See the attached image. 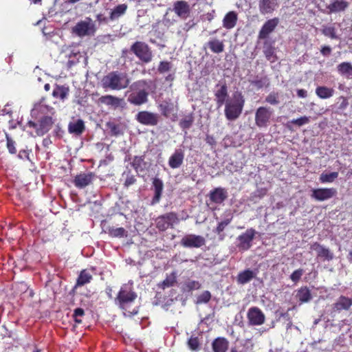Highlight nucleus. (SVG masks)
Segmentation results:
<instances>
[{"instance_id": "obj_13", "label": "nucleus", "mask_w": 352, "mask_h": 352, "mask_svg": "<svg viewBox=\"0 0 352 352\" xmlns=\"http://www.w3.org/2000/svg\"><path fill=\"white\" fill-rule=\"evenodd\" d=\"M337 194V190L334 188H316L312 190L311 198L322 201L332 198Z\"/></svg>"}, {"instance_id": "obj_60", "label": "nucleus", "mask_w": 352, "mask_h": 352, "mask_svg": "<svg viewBox=\"0 0 352 352\" xmlns=\"http://www.w3.org/2000/svg\"><path fill=\"white\" fill-rule=\"evenodd\" d=\"M207 144H208L210 146L215 145L216 140L214 138L212 135H207L205 139Z\"/></svg>"}, {"instance_id": "obj_30", "label": "nucleus", "mask_w": 352, "mask_h": 352, "mask_svg": "<svg viewBox=\"0 0 352 352\" xmlns=\"http://www.w3.org/2000/svg\"><path fill=\"white\" fill-rule=\"evenodd\" d=\"M236 21L237 14L233 11L229 12L226 14L223 20V27L226 29H232L235 26Z\"/></svg>"}, {"instance_id": "obj_23", "label": "nucleus", "mask_w": 352, "mask_h": 352, "mask_svg": "<svg viewBox=\"0 0 352 352\" xmlns=\"http://www.w3.org/2000/svg\"><path fill=\"white\" fill-rule=\"evenodd\" d=\"M278 6L277 0H260L258 7L262 14L273 12Z\"/></svg>"}, {"instance_id": "obj_55", "label": "nucleus", "mask_w": 352, "mask_h": 352, "mask_svg": "<svg viewBox=\"0 0 352 352\" xmlns=\"http://www.w3.org/2000/svg\"><path fill=\"white\" fill-rule=\"evenodd\" d=\"M309 122V118L307 116H302L297 119L291 120V123L296 124L298 126H302Z\"/></svg>"}, {"instance_id": "obj_24", "label": "nucleus", "mask_w": 352, "mask_h": 352, "mask_svg": "<svg viewBox=\"0 0 352 352\" xmlns=\"http://www.w3.org/2000/svg\"><path fill=\"white\" fill-rule=\"evenodd\" d=\"M352 305L351 299L341 296L336 303L333 305V312L348 310Z\"/></svg>"}, {"instance_id": "obj_52", "label": "nucleus", "mask_w": 352, "mask_h": 352, "mask_svg": "<svg viewBox=\"0 0 352 352\" xmlns=\"http://www.w3.org/2000/svg\"><path fill=\"white\" fill-rule=\"evenodd\" d=\"M267 77L256 78L251 81V85L256 87L257 89H261L267 85Z\"/></svg>"}, {"instance_id": "obj_63", "label": "nucleus", "mask_w": 352, "mask_h": 352, "mask_svg": "<svg viewBox=\"0 0 352 352\" xmlns=\"http://www.w3.org/2000/svg\"><path fill=\"white\" fill-rule=\"evenodd\" d=\"M201 244V243H183L184 246H185V247H195V248L200 247Z\"/></svg>"}, {"instance_id": "obj_51", "label": "nucleus", "mask_w": 352, "mask_h": 352, "mask_svg": "<svg viewBox=\"0 0 352 352\" xmlns=\"http://www.w3.org/2000/svg\"><path fill=\"white\" fill-rule=\"evenodd\" d=\"M171 69V63L168 61H161L158 65L157 71L160 74H164Z\"/></svg>"}, {"instance_id": "obj_21", "label": "nucleus", "mask_w": 352, "mask_h": 352, "mask_svg": "<svg viewBox=\"0 0 352 352\" xmlns=\"http://www.w3.org/2000/svg\"><path fill=\"white\" fill-rule=\"evenodd\" d=\"M69 88L66 85H60L56 84L52 91V96L58 99L59 100L64 102L69 96Z\"/></svg>"}, {"instance_id": "obj_1", "label": "nucleus", "mask_w": 352, "mask_h": 352, "mask_svg": "<svg viewBox=\"0 0 352 352\" xmlns=\"http://www.w3.org/2000/svg\"><path fill=\"white\" fill-rule=\"evenodd\" d=\"M54 109L41 102L36 104L31 111V116L36 122L30 120L27 126L35 130L36 135L43 136L52 129L54 124Z\"/></svg>"}, {"instance_id": "obj_27", "label": "nucleus", "mask_w": 352, "mask_h": 352, "mask_svg": "<svg viewBox=\"0 0 352 352\" xmlns=\"http://www.w3.org/2000/svg\"><path fill=\"white\" fill-rule=\"evenodd\" d=\"M206 47H208L212 52L215 54H220L224 51L223 42L217 38L210 40L206 43Z\"/></svg>"}, {"instance_id": "obj_22", "label": "nucleus", "mask_w": 352, "mask_h": 352, "mask_svg": "<svg viewBox=\"0 0 352 352\" xmlns=\"http://www.w3.org/2000/svg\"><path fill=\"white\" fill-rule=\"evenodd\" d=\"M209 197L211 201L215 204H221L228 197L227 191L221 187L215 188L210 191Z\"/></svg>"}, {"instance_id": "obj_33", "label": "nucleus", "mask_w": 352, "mask_h": 352, "mask_svg": "<svg viewBox=\"0 0 352 352\" xmlns=\"http://www.w3.org/2000/svg\"><path fill=\"white\" fill-rule=\"evenodd\" d=\"M255 274L250 270H246L239 274L237 281L239 283L244 285L249 283L254 277Z\"/></svg>"}, {"instance_id": "obj_42", "label": "nucleus", "mask_w": 352, "mask_h": 352, "mask_svg": "<svg viewBox=\"0 0 352 352\" xmlns=\"http://www.w3.org/2000/svg\"><path fill=\"white\" fill-rule=\"evenodd\" d=\"M322 34L331 39L338 38L336 34V29L333 26H324L321 30Z\"/></svg>"}, {"instance_id": "obj_15", "label": "nucleus", "mask_w": 352, "mask_h": 352, "mask_svg": "<svg viewBox=\"0 0 352 352\" xmlns=\"http://www.w3.org/2000/svg\"><path fill=\"white\" fill-rule=\"evenodd\" d=\"M174 12L182 19H186L190 12V6L184 0L177 1L173 4Z\"/></svg>"}, {"instance_id": "obj_49", "label": "nucleus", "mask_w": 352, "mask_h": 352, "mask_svg": "<svg viewBox=\"0 0 352 352\" xmlns=\"http://www.w3.org/2000/svg\"><path fill=\"white\" fill-rule=\"evenodd\" d=\"M211 298V294L210 292L205 291L203 293H201L200 295L198 296L197 299V304H201V303H207Z\"/></svg>"}, {"instance_id": "obj_25", "label": "nucleus", "mask_w": 352, "mask_h": 352, "mask_svg": "<svg viewBox=\"0 0 352 352\" xmlns=\"http://www.w3.org/2000/svg\"><path fill=\"white\" fill-rule=\"evenodd\" d=\"M98 101L101 104L116 108L121 104L122 99L111 95H106L101 96Z\"/></svg>"}, {"instance_id": "obj_2", "label": "nucleus", "mask_w": 352, "mask_h": 352, "mask_svg": "<svg viewBox=\"0 0 352 352\" xmlns=\"http://www.w3.org/2000/svg\"><path fill=\"white\" fill-rule=\"evenodd\" d=\"M130 78L126 73L113 71L104 76L101 80L102 87L107 90L120 91L129 87Z\"/></svg>"}, {"instance_id": "obj_61", "label": "nucleus", "mask_w": 352, "mask_h": 352, "mask_svg": "<svg viewBox=\"0 0 352 352\" xmlns=\"http://www.w3.org/2000/svg\"><path fill=\"white\" fill-rule=\"evenodd\" d=\"M84 310L81 308H77L74 310L73 317L74 318H77L78 317H81L84 315Z\"/></svg>"}, {"instance_id": "obj_26", "label": "nucleus", "mask_w": 352, "mask_h": 352, "mask_svg": "<svg viewBox=\"0 0 352 352\" xmlns=\"http://www.w3.org/2000/svg\"><path fill=\"white\" fill-rule=\"evenodd\" d=\"M85 130V123L81 119H78L75 122H71L68 125V131L70 133L79 135H81Z\"/></svg>"}, {"instance_id": "obj_43", "label": "nucleus", "mask_w": 352, "mask_h": 352, "mask_svg": "<svg viewBox=\"0 0 352 352\" xmlns=\"http://www.w3.org/2000/svg\"><path fill=\"white\" fill-rule=\"evenodd\" d=\"M265 101L271 105H277L280 103L279 94L278 92H270L265 99Z\"/></svg>"}, {"instance_id": "obj_12", "label": "nucleus", "mask_w": 352, "mask_h": 352, "mask_svg": "<svg viewBox=\"0 0 352 352\" xmlns=\"http://www.w3.org/2000/svg\"><path fill=\"white\" fill-rule=\"evenodd\" d=\"M247 317L251 325H261L265 319L263 311L256 307H252L248 309Z\"/></svg>"}, {"instance_id": "obj_59", "label": "nucleus", "mask_w": 352, "mask_h": 352, "mask_svg": "<svg viewBox=\"0 0 352 352\" xmlns=\"http://www.w3.org/2000/svg\"><path fill=\"white\" fill-rule=\"evenodd\" d=\"M331 51H332L331 47L329 45L322 46V47L320 49V53L324 56H329L331 54Z\"/></svg>"}, {"instance_id": "obj_3", "label": "nucleus", "mask_w": 352, "mask_h": 352, "mask_svg": "<svg viewBox=\"0 0 352 352\" xmlns=\"http://www.w3.org/2000/svg\"><path fill=\"white\" fill-rule=\"evenodd\" d=\"M245 98L240 91H236L232 97L227 99L225 104L224 114L229 121L237 120L241 115L245 105Z\"/></svg>"}, {"instance_id": "obj_56", "label": "nucleus", "mask_w": 352, "mask_h": 352, "mask_svg": "<svg viewBox=\"0 0 352 352\" xmlns=\"http://www.w3.org/2000/svg\"><path fill=\"white\" fill-rule=\"evenodd\" d=\"M204 239L199 236H195V235H188L185 237H184L182 239L181 242H203Z\"/></svg>"}, {"instance_id": "obj_53", "label": "nucleus", "mask_w": 352, "mask_h": 352, "mask_svg": "<svg viewBox=\"0 0 352 352\" xmlns=\"http://www.w3.org/2000/svg\"><path fill=\"white\" fill-rule=\"evenodd\" d=\"M107 128L111 131V133L113 135H118L120 134V126L112 122H109L107 123Z\"/></svg>"}, {"instance_id": "obj_35", "label": "nucleus", "mask_w": 352, "mask_h": 352, "mask_svg": "<svg viewBox=\"0 0 352 352\" xmlns=\"http://www.w3.org/2000/svg\"><path fill=\"white\" fill-rule=\"evenodd\" d=\"M91 279H92V276L89 272H87L85 270L81 271V272L77 279V282H76V284L74 288H76L77 287H79V286H82V285L89 283Z\"/></svg>"}, {"instance_id": "obj_40", "label": "nucleus", "mask_w": 352, "mask_h": 352, "mask_svg": "<svg viewBox=\"0 0 352 352\" xmlns=\"http://www.w3.org/2000/svg\"><path fill=\"white\" fill-rule=\"evenodd\" d=\"M338 177V172H331L329 173H322L319 177L321 183H332Z\"/></svg>"}, {"instance_id": "obj_57", "label": "nucleus", "mask_w": 352, "mask_h": 352, "mask_svg": "<svg viewBox=\"0 0 352 352\" xmlns=\"http://www.w3.org/2000/svg\"><path fill=\"white\" fill-rule=\"evenodd\" d=\"M303 272L304 271L302 269L295 270L290 276L291 280L294 283L298 282L300 279Z\"/></svg>"}, {"instance_id": "obj_28", "label": "nucleus", "mask_w": 352, "mask_h": 352, "mask_svg": "<svg viewBox=\"0 0 352 352\" xmlns=\"http://www.w3.org/2000/svg\"><path fill=\"white\" fill-rule=\"evenodd\" d=\"M158 108L162 116L168 118L174 111V104L169 100H163L159 105Z\"/></svg>"}, {"instance_id": "obj_29", "label": "nucleus", "mask_w": 352, "mask_h": 352, "mask_svg": "<svg viewBox=\"0 0 352 352\" xmlns=\"http://www.w3.org/2000/svg\"><path fill=\"white\" fill-rule=\"evenodd\" d=\"M335 90L326 86H318L316 88V94L320 99H327L332 97Z\"/></svg>"}, {"instance_id": "obj_4", "label": "nucleus", "mask_w": 352, "mask_h": 352, "mask_svg": "<svg viewBox=\"0 0 352 352\" xmlns=\"http://www.w3.org/2000/svg\"><path fill=\"white\" fill-rule=\"evenodd\" d=\"M137 298V294L133 291L131 285H123L116 298V303L119 305L120 308L123 309L124 314L127 316L135 315L138 313V310L134 307L131 310H128L131 304Z\"/></svg>"}, {"instance_id": "obj_50", "label": "nucleus", "mask_w": 352, "mask_h": 352, "mask_svg": "<svg viewBox=\"0 0 352 352\" xmlns=\"http://www.w3.org/2000/svg\"><path fill=\"white\" fill-rule=\"evenodd\" d=\"M337 103L338 104V109L339 110H344L349 106L348 98L344 96H340L337 98Z\"/></svg>"}, {"instance_id": "obj_5", "label": "nucleus", "mask_w": 352, "mask_h": 352, "mask_svg": "<svg viewBox=\"0 0 352 352\" xmlns=\"http://www.w3.org/2000/svg\"><path fill=\"white\" fill-rule=\"evenodd\" d=\"M147 87L148 83L145 80L134 82L129 87L131 94L127 98L128 102L135 106H140L146 103L148 100Z\"/></svg>"}, {"instance_id": "obj_38", "label": "nucleus", "mask_w": 352, "mask_h": 352, "mask_svg": "<svg viewBox=\"0 0 352 352\" xmlns=\"http://www.w3.org/2000/svg\"><path fill=\"white\" fill-rule=\"evenodd\" d=\"M126 4H119L118 6H116L115 8L110 13V19L114 20L115 19L120 17L121 15L124 14L126 12Z\"/></svg>"}, {"instance_id": "obj_7", "label": "nucleus", "mask_w": 352, "mask_h": 352, "mask_svg": "<svg viewBox=\"0 0 352 352\" xmlns=\"http://www.w3.org/2000/svg\"><path fill=\"white\" fill-rule=\"evenodd\" d=\"M96 31V25L89 17H87L84 21L78 22L72 28V32L80 37L94 35Z\"/></svg>"}, {"instance_id": "obj_20", "label": "nucleus", "mask_w": 352, "mask_h": 352, "mask_svg": "<svg viewBox=\"0 0 352 352\" xmlns=\"http://www.w3.org/2000/svg\"><path fill=\"white\" fill-rule=\"evenodd\" d=\"M184 153L182 149H176L168 159V165L171 168H177L183 164Z\"/></svg>"}, {"instance_id": "obj_64", "label": "nucleus", "mask_w": 352, "mask_h": 352, "mask_svg": "<svg viewBox=\"0 0 352 352\" xmlns=\"http://www.w3.org/2000/svg\"><path fill=\"white\" fill-rule=\"evenodd\" d=\"M97 20L101 23V22H107V19L106 17L103 16L102 14H98L97 16Z\"/></svg>"}, {"instance_id": "obj_31", "label": "nucleus", "mask_w": 352, "mask_h": 352, "mask_svg": "<svg viewBox=\"0 0 352 352\" xmlns=\"http://www.w3.org/2000/svg\"><path fill=\"white\" fill-rule=\"evenodd\" d=\"M296 297L302 303L308 302L312 298L310 290L306 287L298 290Z\"/></svg>"}, {"instance_id": "obj_9", "label": "nucleus", "mask_w": 352, "mask_h": 352, "mask_svg": "<svg viewBox=\"0 0 352 352\" xmlns=\"http://www.w3.org/2000/svg\"><path fill=\"white\" fill-rule=\"evenodd\" d=\"M179 219L177 213L170 212L158 217L156 220V227L162 231L173 227L174 224L178 223Z\"/></svg>"}, {"instance_id": "obj_39", "label": "nucleus", "mask_w": 352, "mask_h": 352, "mask_svg": "<svg viewBox=\"0 0 352 352\" xmlns=\"http://www.w3.org/2000/svg\"><path fill=\"white\" fill-rule=\"evenodd\" d=\"M256 233V232L254 229H248L244 233L238 237V239L239 242H251L253 240Z\"/></svg>"}, {"instance_id": "obj_19", "label": "nucleus", "mask_w": 352, "mask_h": 352, "mask_svg": "<svg viewBox=\"0 0 352 352\" xmlns=\"http://www.w3.org/2000/svg\"><path fill=\"white\" fill-rule=\"evenodd\" d=\"M349 6V3L345 0H333L327 6L329 13L344 12Z\"/></svg>"}, {"instance_id": "obj_37", "label": "nucleus", "mask_w": 352, "mask_h": 352, "mask_svg": "<svg viewBox=\"0 0 352 352\" xmlns=\"http://www.w3.org/2000/svg\"><path fill=\"white\" fill-rule=\"evenodd\" d=\"M194 120L193 113H191L182 118L179 122V125L184 130L189 129L192 126Z\"/></svg>"}, {"instance_id": "obj_14", "label": "nucleus", "mask_w": 352, "mask_h": 352, "mask_svg": "<svg viewBox=\"0 0 352 352\" xmlns=\"http://www.w3.org/2000/svg\"><path fill=\"white\" fill-rule=\"evenodd\" d=\"M95 175L93 173H80L77 175L74 179V184L78 188H84L91 184Z\"/></svg>"}, {"instance_id": "obj_36", "label": "nucleus", "mask_w": 352, "mask_h": 352, "mask_svg": "<svg viewBox=\"0 0 352 352\" xmlns=\"http://www.w3.org/2000/svg\"><path fill=\"white\" fill-rule=\"evenodd\" d=\"M340 74L349 77L352 76V65L348 62H343L337 66Z\"/></svg>"}, {"instance_id": "obj_32", "label": "nucleus", "mask_w": 352, "mask_h": 352, "mask_svg": "<svg viewBox=\"0 0 352 352\" xmlns=\"http://www.w3.org/2000/svg\"><path fill=\"white\" fill-rule=\"evenodd\" d=\"M228 347V342L224 338H217L212 343L214 352H226Z\"/></svg>"}, {"instance_id": "obj_47", "label": "nucleus", "mask_w": 352, "mask_h": 352, "mask_svg": "<svg viewBox=\"0 0 352 352\" xmlns=\"http://www.w3.org/2000/svg\"><path fill=\"white\" fill-rule=\"evenodd\" d=\"M176 282V277L174 274H170L160 284L162 289L171 287Z\"/></svg>"}, {"instance_id": "obj_46", "label": "nucleus", "mask_w": 352, "mask_h": 352, "mask_svg": "<svg viewBox=\"0 0 352 352\" xmlns=\"http://www.w3.org/2000/svg\"><path fill=\"white\" fill-rule=\"evenodd\" d=\"M317 250L319 256L322 257L327 260H331L333 258V253L331 252L328 249L318 245Z\"/></svg>"}, {"instance_id": "obj_58", "label": "nucleus", "mask_w": 352, "mask_h": 352, "mask_svg": "<svg viewBox=\"0 0 352 352\" xmlns=\"http://www.w3.org/2000/svg\"><path fill=\"white\" fill-rule=\"evenodd\" d=\"M231 219H226L220 223H219L217 227V232L218 234H220L223 231L225 228L230 223Z\"/></svg>"}, {"instance_id": "obj_34", "label": "nucleus", "mask_w": 352, "mask_h": 352, "mask_svg": "<svg viewBox=\"0 0 352 352\" xmlns=\"http://www.w3.org/2000/svg\"><path fill=\"white\" fill-rule=\"evenodd\" d=\"M131 166L136 173L143 171L146 166L144 156H135L131 162Z\"/></svg>"}, {"instance_id": "obj_11", "label": "nucleus", "mask_w": 352, "mask_h": 352, "mask_svg": "<svg viewBox=\"0 0 352 352\" xmlns=\"http://www.w3.org/2000/svg\"><path fill=\"white\" fill-rule=\"evenodd\" d=\"M279 20L278 18H273L267 20L261 27L258 35V39L267 40L269 35L274 31L278 26Z\"/></svg>"}, {"instance_id": "obj_16", "label": "nucleus", "mask_w": 352, "mask_h": 352, "mask_svg": "<svg viewBox=\"0 0 352 352\" xmlns=\"http://www.w3.org/2000/svg\"><path fill=\"white\" fill-rule=\"evenodd\" d=\"M263 52L265 56V58L271 63H274L278 60L275 47L274 46L273 43L269 40L264 41Z\"/></svg>"}, {"instance_id": "obj_48", "label": "nucleus", "mask_w": 352, "mask_h": 352, "mask_svg": "<svg viewBox=\"0 0 352 352\" xmlns=\"http://www.w3.org/2000/svg\"><path fill=\"white\" fill-rule=\"evenodd\" d=\"M137 179L135 176L132 175L131 171L129 170L126 173V178L124 182V186L125 188H129L131 185H133L136 182Z\"/></svg>"}, {"instance_id": "obj_18", "label": "nucleus", "mask_w": 352, "mask_h": 352, "mask_svg": "<svg viewBox=\"0 0 352 352\" xmlns=\"http://www.w3.org/2000/svg\"><path fill=\"white\" fill-rule=\"evenodd\" d=\"M154 196L151 200V205H155L160 202L164 189V184L160 178H154L153 180Z\"/></svg>"}, {"instance_id": "obj_8", "label": "nucleus", "mask_w": 352, "mask_h": 352, "mask_svg": "<svg viewBox=\"0 0 352 352\" xmlns=\"http://www.w3.org/2000/svg\"><path fill=\"white\" fill-rule=\"evenodd\" d=\"M273 116V109L269 107H259L255 112V124L258 128H266L269 126L272 117Z\"/></svg>"}, {"instance_id": "obj_44", "label": "nucleus", "mask_w": 352, "mask_h": 352, "mask_svg": "<svg viewBox=\"0 0 352 352\" xmlns=\"http://www.w3.org/2000/svg\"><path fill=\"white\" fill-rule=\"evenodd\" d=\"M188 348L192 351H198L200 349V344L197 337L191 336L187 342Z\"/></svg>"}, {"instance_id": "obj_17", "label": "nucleus", "mask_w": 352, "mask_h": 352, "mask_svg": "<svg viewBox=\"0 0 352 352\" xmlns=\"http://www.w3.org/2000/svg\"><path fill=\"white\" fill-rule=\"evenodd\" d=\"M215 101L218 107L224 104L228 98V87L226 82L222 84L219 89L214 92Z\"/></svg>"}, {"instance_id": "obj_41", "label": "nucleus", "mask_w": 352, "mask_h": 352, "mask_svg": "<svg viewBox=\"0 0 352 352\" xmlns=\"http://www.w3.org/2000/svg\"><path fill=\"white\" fill-rule=\"evenodd\" d=\"M108 233L112 237H123L127 236V231L124 228L110 227Z\"/></svg>"}, {"instance_id": "obj_54", "label": "nucleus", "mask_w": 352, "mask_h": 352, "mask_svg": "<svg viewBox=\"0 0 352 352\" xmlns=\"http://www.w3.org/2000/svg\"><path fill=\"white\" fill-rule=\"evenodd\" d=\"M6 140H7V148L9 151V153L11 154H15L16 153V149L15 147L14 141L6 134Z\"/></svg>"}, {"instance_id": "obj_62", "label": "nucleus", "mask_w": 352, "mask_h": 352, "mask_svg": "<svg viewBox=\"0 0 352 352\" xmlns=\"http://www.w3.org/2000/svg\"><path fill=\"white\" fill-rule=\"evenodd\" d=\"M297 96L299 98H305L307 96V91L305 89H300L297 90Z\"/></svg>"}, {"instance_id": "obj_6", "label": "nucleus", "mask_w": 352, "mask_h": 352, "mask_svg": "<svg viewBox=\"0 0 352 352\" xmlns=\"http://www.w3.org/2000/svg\"><path fill=\"white\" fill-rule=\"evenodd\" d=\"M130 51L143 63H148L153 58L151 47L145 42L135 41L130 47Z\"/></svg>"}, {"instance_id": "obj_45", "label": "nucleus", "mask_w": 352, "mask_h": 352, "mask_svg": "<svg viewBox=\"0 0 352 352\" xmlns=\"http://www.w3.org/2000/svg\"><path fill=\"white\" fill-rule=\"evenodd\" d=\"M201 287V284L199 282L192 280H187L184 285L183 289L184 291H191L195 289H198Z\"/></svg>"}, {"instance_id": "obj_10", "label": "nucleus", "mask_w": 352, "mask_h": 352, "mask_svg": "<svg viewBox=\"0 0 352 352\" xmlns=\"http://www.w3.org/2000/svg\"><path fill=\"white\" fill-rule=\"evenodd\" d=\"M160 116L156 113L148 111H142L136 115V120L142 124L146 126H156L159 122Z\"/></svg>"}]
</instances>
